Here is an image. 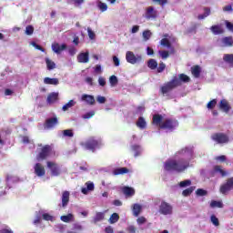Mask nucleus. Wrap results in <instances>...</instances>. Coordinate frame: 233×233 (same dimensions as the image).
I'll list each match as a JSON object with an SVG mask.
<instances>
[{"instance_id": "nucleus-13", "label": "nucleus", "mask_w": 233, "mask_h": 233, "mask_svg": "<svg viewBox=\"0 0 233 233\" xmlns=\"http://www.w3.org/2000/svg\"><path fill=\"white\" fill-rule=\"evenodd\" d=\"M218 108L226 114H228V112H230V104H228L227 99H222L219 102Z\"/></svg>"}, {"instance_id": "nucleus-41", "label": "nucleus", "mask_w": 233, "mask_h": 233, "mask_svg": "<svg viewBox=\"0 0 233 233\" xmlns=\"http://www.w3.org/2000/svg\"><path fill=\"white\" fill-rule=\"evenodd\" d=\"M119 221V215L117 213H113L109 218L111 224L117 223Z\"/></svg>"}, {"instance_id": "nucleus-34", "label": "nucleus", "mask_w": 233, "mask_h": 233, "mask_svg": "<svg viewBox=\"0 0 233 233\" xmlns=\"http://www.w3.org/2000/svg\"><path fill=\"white\" fill-rule=\"evenodd\" d=\"M204 14L203 15H198V19L203 20L206 17H208L210 15V8L209 7H204Z\"/></svg>"}, {"instance_id": "nucleus-40", "label": "nucleus", "mask_w": 233, "mask_h": 233, "mask_svg": "<svg viewBox=\"0 0 233 233\" xmlns=\"http://www.w3.org/2000/svg\"><path fill=\"white\" fill-rule=\"evenodd\" d=\"M217 105H218V99L210 100L207 105V108H208V110H213V108H216Z\"/></svg>"}, {"instance_id": "nucleus-19", "label": "nucleus", "mask_w": 233, "mask_h": 233, "mask_svg": "<svg viewBox=\"0 0 233 233\" xmlns=\"http://www.w3.org/2000/svg\"><path fill=\"white\" fill-rule=\"evenodd\" d=\"M130 172V169L127 167H117L114 169L113 174L114 176H123L125 174H128Z\"/></svg>"}, {"instance_id": "nucleus-6", "label": "nucleus", "mask_w": 233, "mask_h": 233, "mask_svg": "<svg viewBox=\"0 0 233 233\" xmlns=\"http://www.w3.org/2000/svg\"><path fill=\"white\" fill-rule=\"evenodd\" d=\"M211 139L218 145H223L225 143H228L229 141L228 136H227L225 133H215L211 135Z\"/></svg>"}, {"instance_id": "nucleus-22", "label": "nucleus", "mask_w": 233, "mask_h": 233, "mask_svg": "<svg viewBox=\"0 0 233 233\" xmlns=\"http://www.w3.org/2000/svg\"><path fill=\"white\" fill-rule=\"evenodd\" d=\"M137 127L140 128V130H145V128H147V121L145 120V117H138V120L137 121Z\"/></svg>"}, {"instance_id": "nucleus-24", "label": "nucleus", "mask_w": 233, "mask_h": 233, "mask_svg": "<svg viewBox=\"0 0 233 233\" xmlns=\"http://www.w3.org/2000/svg\"><path fill=\"white\" fill-rule=\"evenodd\" d=\"M58 97L59 94L51 93L47 96V103H49V105H52V103H56V101H57Z\"/></svg>"}, {"instance_id": "nucleus-60", "label": "nucleus", "mask_w": 233, "mask_h": 233, "mask_svg": "<svg viewBox=\"0 0 233 233\" xmlns=\"http://www.w3.org/2000/svg\"><path fill=\"white\" fill-rule=\"evenodd\" d=\"M98 84L100 86H105V85H106V80L103 76H100L98 78Z\"/></svg>"}, {"instance_id": "nucleus-23", "label": "nucleus", "mask_w": 233, "mask_h": 233, "mask_svg": "<svg viewBox=\"0 0 233 233\" xmlns=\"http://www.w3.org/2000/svg\"><path fill=\"white\" fill-rule=\"evenodd\" d=\"M222 45L223 46H233V37L232 36H226L222 38Z\"/></svg>"}, {"instance_id": "nucleus-9", "label": "nucleus", "mask_w": 233, "mask_h": 233, "mask_svg": "<svg viewBox=\"0 0 233 233\" xmlns=\"http://www.w3.org/2000/svg\"><path fill=\"white\" fill-rule=\"evenodd\" d=\"M50 152H52V147H50V145H46L40 149L36 158L38 161H44V159H46V157L50 156Z\"/></svg>"}, {"instance_id": "nucleus-16", "label": "nucleus", "mask_w": 233, "mask_h": 233, "mask_svg": "<svg viewBox=\"0 0 233 233\" xmlns=\"http://www.w3.org/2000/svg\"><path fill=\"white\" fill-rule=\"evenodd\" d=\"M77 61L78 63H88V61H90L89 53H80L77 56Z\"/></svg>"}, {"instance_id": "nucleus-4", "label": "nucleus", "mask_w": 233, "mask_h": 233, "mask_svg": "<svg viewBox=\"0 0 233 233\" xmlns=\"http://www.w3.org/2000/svg\"><path fill=\"white\" fill-rule=\"evenodd\" d=\"M101 140L96 139L94 137L87 139L86 142L81 143V147H83L86 150H90L91 152H96V148H101Z\"/></svg>"}, {"instance_id": "nucleus-58", "label": "nucleus", "mask_w": 233, "mask_h": 233, "mask_svg": "<svg viewBox=\"0 0 233 233\" xmlns=\"http://www.w3.org/2000/svg\"><path fill=\"white\" fill-rule=\"evenodd\" d=\"M225 25H226V27L228 28V30H229V32H233V24L232 23H230L228 20H226Z\"/></svg>"}, {"instance_id": "nucleus-54", "label": "nucleus", "mask_w": 233, "mask_h": 233, "mask_svg": "<svg viewBox=\"0 0 233 233\" xmlns=\"http://www.w3.org/2000/svg\"><path fill=\"white\" fill-rule=\"evenodd\" d=\"M32 46L35 48L36 50H40V52H45V48H43L41 46L37 45L35 42H31Z\"/></svg>"}, {"instance_id": "nucleus-51", "label": "nucleus", "mask_w": 233, "mask_h": 233, "mask_svg": "<svg viewBox=\"0 0 233 233\" xmlns=\"http://www.w3.org/2000/svg\"><path fill=\"white\" fill-rule=\"evenodd\" d=\"M94 116H96V112L95 111H90L86 113L85 115H83V119H90V117H94Z\"/></svg>"}, {"instance_id": "nucleus-39", "label": "nucleus", "mask_w": 233, "mask_h": 233, "mask_svg": "<svg viewBox=\"0 0 233 233\" xmlns=\"http://www.w3.org/2000/svg\"><path fill=\"white\" fill-rule=\"evenodd\" d=\"M76 106V101L69 100L68 103L63 106L62 110H64V112H66L68 108H72V106Z\"/></svg>"}, {"instance_id": "nucleus-14", "label": "nucleus", "mask_w": 233, "mask_h": 233, "mask_svg": "<svg viewBox=\"0 0 233 233\" xmlns=\"http://www.w3.org/2000/svg\"><path fill=\"white\" fill-rule=\"evenodd\" d=\"M52 50L55 54H61L63 50H66V44L59 45L58 43H55L52 45Z\"/></svg>"}, {"instance_id": "nucleus-53", "label": "nucleus", "mask_w": 233, "mask_h": 233, "mask_svg": "<svg viewBox=\"0 0 233 233\" xmlns=\"http://www.w3.org/2000/svg\"><path fill=\"white\" fill-rule=\"evenodd\" d=\"M159 55L162 57V59H167L169 53L168 51L163 50V51H159Z\"/></svg>"}, {"instance_id": "nucleus-28", "label": "nucleus", "mask_w": 233, "mask_h": 233, "mask_svg": "<svg viewBox=\"0 0 233 233\" xmlns=\"http://www.w3.org/2000/svg\"><path fill=\"white\" fill-rule=\"evenodd\" d=\"M60 219L64 223H70V221H74V215L69 213L67 215L61 216Z\"/></svg>"}, {"instance_id": "nucleus-8", "label": "nucleus", "mask_w": 233, "mask_h": 233, "mask_svg": "<svg viewBox=\"0 0 233 233\" xmlns=\"http://www.w3.org/2000/svg\"><path fill=\"white\" fill-rule=\"evenodd\" d=\"M233 190V177L228 178L226 183L222 184L219 187L220 194L227 196L228 193Z\"/></svg>"}, {"instance_id": "nucleus-3", "label": "nucleus", "mask_w": 233, "mask_h": 233, "mask_svg": "<svg viewBox=\"0 0 233 233\" xmlns=\"http://www.w3.org/2000/svg\"><path fill=\"white\" fill-rule=\"evenodd\" d=\"M177 86H181V81L175 76L171 81L166 83L160 87V92L165 96V94L172 92V90H174V88H177Z\"/></svg>"}, {"instance_id": "nucleus-17", "label": "nucleus", "mask_w": 233, "mask_h": 233, "mask_svg": "<svg viewBox=\"0 0 233 233\" xmlns=\"http://www.w3.org/2000/svg\"><path fill=\"white\" fill-rule=\"evenodd\" d=\"M122 192L127 198H132V196L136 194V190L134 189V187H124L122 188Z\"/></svg>"}, {"instance_id": "nucleus-32", "label": "nucleus", "mask_w": 233, "mask_h": 233, "mask_svg": "<svg viewBox=\"0 0 233 233\" xmlns=\"http://www.w3.org/2000/svg\"><path fill=\"white\" fill-rule=\"evenodd\" d=\"M46 64L47 70H54L56 68V62L52 61L50 58H46Z\"/></svg>"}, {"instance_id": "nucleus-10", "label": "nucleus", "mask_w": 233, "mask_h": 233, "mask_svg": "<svg viewBox=\"0 0 233 233\" xmlns=\"http://www.w3.org/2000/svg\"><path fill=\"white\" fill-rule=\"evenodd\" d=\"M173 212L172 205L168 204V202L162 201L159 206V213L163 216H170Z\"/></svg>"}, {"instance_id": "nucleus-55", "label": "nucleus", "mask_w": 233, "mask_h": 233, "mask_svg": "<svg viewBox=\"0 0 233 233\" xmlns=\"http://www.w3.org/2000/svg\"><path fill=\"white\" fill-rule=\"evenodd\" d=\"M165 68H167V65H165V63L161 62L157 67L158 74H161V72H163L165 70Z\"/></svg>"}, {"instance_id": "nucleus-1", "label": "nucleus", "mask_w": 233, "mask_h": 233, "mask_svg": "<svg viewBox=\"0 0 233 233\" xmlns=\"http://www.w3.org/2000/svg\"><path fill=\"white\" fill-rule=\"evenodd\" d=\"M152 125L158 127L161 130L174 132L179 127V122L176 118H166L163 121V115L155 114L153 115Z\"/></svg>"}, {"instance_id": "nucleus-33", "label": "nucleus", "mask_w": 233, "mask_h": 233, "mask_svg": "<svg viewBox=\"0 0 233 233\" xmlns=\"http://www.w3.org/2000/svg\"><path fill=\"white\" fill-rule=\"evenodd\" d=\"M210 208H223V202L218 201V200H212L210 202Z\"/></svg>"}, {"instance_id": "nucleus-50", "label": "nucleus", "mask_w": 233, "mask_h": 233, "mask_svg": "<svg viewBox=\"0 0 233 233\" xmlns=\"http://www.w3.org/2000/svg\"><path fill=\"white\" fill-rule=\"evenodd\" d=\"M196 194H197V196L203 197V196H207V194H208V192L203 188H198L196 191Z\"/></svg>"}, {"instance_id": "nucleus-7", "label": "nucleus", "mask_w": 233, "mask_h": 233, "mask_svg": "<svg viewBox=\"0 0 233 233\" xmlns=\"http://www.w3.org/2000/svg\"><path fill=\"white\" fill-rule=\"evenodd\" d=\"M126 61H127L130 65H136V63H141L143 61V56L141 55H136L132 51H127L126 53Z\"/></svg>"}, {"instance_id": "nucleus-47", "label": "nucleus", "mask_w": 233, "mask_h": 233, "mask_svg": "<svg viewBox=\"0 0 233 233\" xmlns=\"http://www.w3.org/2000/svg\"><path fill=\"white\" fill-rule=\"evenodd\" d=\"M109 83L111 86H116V85H117L118 83L117 76H116L115 75L111 76L109 77Z\"/></svg>"}, {"instance_id": "nucleus-63", "label": "nucleus", "mask_w": 233, "mask_h": 233, "mask_svg": "<svg viewBox=\"0 0 233 233\" xmlns=\"http://www.w3.org/2000/svg\"><path fill=\"white\" fill-rule=\"evenodd\" d=\"M105 232H106V233H114V228H113L111 226H107V227L105 228Z\"/></svg>"}, {"instance_id": "nucleus-61", "label": "nucleus", "mask_w": 233, "mask_h": 233, "mask_svg": "<svg viewBox=\"0 0 233 233\" xmlns=\"http://www.w3.org/2000/svg\"><path fill=\"white\" fill-rule=\"evenodd\" d=\"M113 63L115 65V66H119L120 65V61H119V58L116 56H113Z\"/></svg>"}, {"instance_id": "nucleus-29", "label": "nucleus", "mask_w": 233, "mask_h": 233, "mask_svg": "<svg viewBox=\"0 0 233 233\" xmlns=\"http://www.w3.org/2000/svg\"><path fill=\"white\" fill-rule=\"evenodd\" d=\"M44 83L45 85H59V79L46 77Z\"/></svg>"}, {"instance_id": "nucleus-44", "label": "nucleus", "mask_w": 233, "mask_h": 233, "mask_svg": "<svg viewBox=\"0 0 233 233\" xmlns=\"http://www.w3.org/2000/svg\"><path fill=\"white\" fill-rule=\"evenodd\" d=\"M97 7L101 12H106L108 10V5L106 3L98 2Z\"/></svg>"}, {"instance_id": "nucleus-64", "label": "nucleus", "mask_w": 233, "mask_h": 233, "mask_svg": "<svg viewBox=\"0 0 233 233\" xmlns=\"http://www.w3.org/2000/svg\"><path fill=\"white\" fill-rule=\"evenodd\" d=\"M127 231H128L129 233H136V227H134V226H129V227L127 228Z\"/></svg>"}, {"instance_id": "nucleus-11", "label": "nucleus", "mask_w": 233, "mask_h": 233, "mask_svg": "<svg viewBox=\"0 0 233 233\" xmlns=\"http://www.w3.org/2000/svg\"><path fill=\"white\" fill-rule=\"evenodd\" d=\"M47 168L51 170V176L57 177V176H61V168L56 162L47 161L46 162Z\"/></svg>"}, {"instance_id": "nucleus-42", "label": "nucleus", "mask_w": 233, "mask_h": 233, "mask_svg": "<svg viewBox=\"0 0 233 233\" xmlns=\"http://www.w3.org/2000/svg\"><path fill=\"white\" fill-rule=\"evenodd\" d=\"M142 36L144 41H148V39H150V37H152V32H150V30H145L142 33Z\"/></svg>"}, {"instance_id": "nucleus-2", "label": "nucleus", "mask_w": 233, "mask_h": 233, "mask_svg": "<svg viewBox=\"0 0 233 233\" xmlns=\"http://www.w3.org/2000/svg\"><path fill=\"white\" fill-rule=\"evenodd\" d=\"M190 167V162L185 158L179 160H168L164 164L167 172H185Z\"/></svg>"}, {"instance_id": "nucleus-57", "label": "nucleus", "mask_w": 233, "mask_h": 233, "mask_svg": "<svg viewBox=\"0 0 233 233\" xmlns=\"http://www.w3.org/2000/svg\"><path fill=\"white\" fill-rule=\"evenodd\" d=\"M87 34L89 38L96 39V33L90 27L87 28Z\"/></svg>"}, {"instance_id": "nucleus-37", "label": "nucleus", "mask_w": 233, "mask_h": 233, "mask_svg": "<svg viewBox=\"0 0 233 233\" xmlns=\"http://www.w3.org/2000/svg\"><path fill=\"white\" fill-rule=\"evenodd\" d=\"M177 79L180 80V86H181L182 83H188V81H190V77H188V76H187L185 74L178 75Z\"/></svg>"}, {"instance_id": "nucleus-21", "label": "nucleus", "mask_w": 233, "mask_h": 233, "mask_svg": "<svg viewBox=\"0 0 233 233\" xmlns=\"http://www.w3.org/2000/svg\"><path fill=\"white\" fill-rule=\"evenodd\" d=\"M81 99L83 101H86V103H87V105H96V98H94V96L83 95Z\"/></svg>"}, {"instance_id": "nucleus-35", "label": "nucleus", "mask_w": 233, "mask_h": 233, "mask_svg": "<svg viewBox=\"0 0 233 233\" xmlns=\"http://www.w3.org/2000/svg\"><path fill=\"white\" fill-rule=\"evenodd\" d=\"M147 66L151 70H156L157 68V61H156L155 59H149L147 62Z\"/></svg>"}, {"instance_id": "nucleus-18", "label": "nucleus", "mask_w": 233, "mask_h": 233, "mask_svg": "<svg viewBox=\"0 0 233 233\" xmlns=\"http://www.w3.org/2000/svg\"><path fill=\"white\" fill-rule=\"evenodd\" d=\"M58 120L57 117H51L46 120V128H54L56 125H57Z\"/></svg>"}, {"instance_id": "nucleus-43", "label": "nucleus", "mask_w": 233, "mask_h": 233, "mask_svg": "<svg viewBox=\"0 0 233 233\" xmlns=\"http://www.w3.org/2000/svg\"><path fill=\"white\" fill-rule=\"evenodd\" d=\"M210 221L214 227H219V218L216 215H211Z\"/></svg>"}, {"instance_id": "nucleus-30", "label": "nucleus", "mask_w": 233, "mask_h": 233, "mask_svg": "<svg viewBox=\"0 0 233 233\" xmlns=\"http://www.w3.org/2000/svg\"><path fill=\"white\" fill-rule=\"evenodd\" d=\"M141 205L139 204H134L133 205V216H135V218H137V216H139V214H141Z\"/></svg>"}, {"instance_id": "nucleus-45", "label": "nucleus", "mask_w": 233, "mask_h": 233, "mask_svg": "<svg viewBox=\"0 0 233 233\" xmlns=\"http://www.w3.org/2000/svg\"><path fill=\"white\" fill-rule=\"evenodd\" d=\"M64 137H74V130L72 129H66L63 131Z\"/></svg>"}, {"instance_id": "nucleus-62", "label": "nucleus", "mask_w": 233, "mask_h": 233, "mask_svg": "<svg viewBox=\"0 0 233 233\" xmlns=\"http://www.w3.org/2000/svg\"><path fill=\"white\" fill-rule=\"evenodd\" d=\"M223 11L224 12H232L233 11L232 5H228L224 6Z\"/></svg>"}, {"instance_id": "nucleus-25", "label": "nucleus", "mask_w": 233, "mask_h": 233, "mask_svg": "<svg viewBox=\"0 0 233 233\" xmlns=\"http://www.w3.org/2000/svg\"><path fill=\"white\" fill-rule=\"evenodd\" d=\"M223 61L233 67V54H225Z\"/></svg>"}, {"instance_id": "nucleus-52", "label": "nucleus", "mask_w": 233, "mask_h": 233, "mask_svg": "<svg viewBox=\"0 0 233 233\" xmlns=\"http://www.w3.org/2000/svg\"><path fill=\"white\" fill-rule=\"evenodd\" d=\"M43 219H45V221H52V219H54V217H52V215L48 214V213H44L42 215Z\"/></svg>"}, {"instance_id": "nucleus-15", "label": "nucleus", "mask_w": 233, "mask_h": 233, "mask_svg": "<svg viewBox=\"0 0 233 233\" xmlns=\"http://www.w3.org/2000/svg\"><path fill=\"white\" fill-rule=\"evenodd\" d=\"M210 30L214 35H219L221 34H225V29L221 27L220 25H215L210 27Z\"/></svg>"}, {"instance_id": "nucleus-46", "label": "nucleus", "mask_w": 233, "mask_h": 233, "mask_svg": "<svg viewBox=\"0 0 233 233\" xmlns=\"http://www.w3.org/2000/svg\"><path fill=\"white\" fill-rule=\"evenodd\" d=\"M214 168L215 172H217V174L218 172L221 174L222 177H225V176H227V172H225V170L221 168V166H215Z\"/></svg>"}, {"instance_id": "nucleus-38", "label": "nucleus", "mask_w": 233, "mask_h": 233, "mask_svg": "<svg viewBox=\"0 0 233 233\" xmlns=\"http://www.w3.org/2000/svg\"><path fill=\"white\" fill-rule=\"evenodd\" d=\"M161 46H167V48H172V43L167 38H162L160 40Z\"/></svg>"}, {"instance_id": "nucleus-20", "label": "nucleus", "mask_w": 233, "mask_h": 233, "mask_svg": "<svg viewBox=\"0 0 233 233\" xmlns=\"http://www.w3.org/2000/svg\"><path fill=\"white\" fill-rule=\"evenodd\" d=\"M70 201V192L64 191L62 194V207H66Z\"/></svg>"}, {"instance_id": "nucleus-31", "label": "nucleus", "mask_w": 233, "mask_h": 233, "mask_svg": "<svg viewBox=\"0 0 233 233\" xmlns=\"http://www.w3.org/2000/svg\"><path fill=\"white\" fill-rule=\"evenodd\" d=\"M131 150L135 152V157H138V156H141V146L139 145H133L131 146Z\"/></svg>"}, {"instance_id": "nucleus-5", "label": "nucleus", "mask_w": 233, "mask_h": 233, "mask_svg": "<svg viewBox=\"0 0 233 233\" xmlns=\"http://www.w3.org/2000/svg\"><path fill=\"white\" fill-rule=\"evenodd\" d=\"M143 17L147 19V21H156L157 17H159V13L154 8V6L150 5L146 7Z\"/></svg>"}, {"instance_id": "nucleus-59", "label": "nucleus", "mask_w": 233, "mask_h": 233, "mask_svg": "<svg viewBox=\"0 0 233 233\" xmlns=\"http://www.w3.org/2000/svg\"><path fill=\"white\" fill-rule=\"evenodd\" d=\"M137 223L138 225H143V224L147 223V218L145 217H140L137 219Z\"/></svg>"}, {"instance_id": "nucleus-26", "label": "nucleus", "mask_w": 233, "mask_h": 233, "mask_svg": "<svg viewBox=\"0 0 233 233\" xmlns=\"http://www.w3.org/2000/svg\"><path fill=\"white\" fill-rule=\"evenodd\" d=\"M105 219V212H96V216L93 218V223H99Z\"/></svg>"}, {"instance_id": "nucleus-27", "label": "nucleus", "mask_w": 233, "mask_h": 233, "mask_svg": "<svg viewBox=\"0 0 233 233\" xmlns=\"http://www.w3.org/2000/svg\"><path fill=\"white\" fill-rule=\"evenodd\" d=\"M191 74L194 77H199L201 76V67L199 66H195L191 68Z\"/></svg>"}, {"instance_id": "nucleus-12", "label": "nucleus", "mask_w": 233, "mask_h": 233, "mask_svg": "<svg viewBox=\"0 0 233 233\" xmlns=\"http://www.w3.org/2000/svg\"><path fill=\"white\" fill-rule=\"evenodd\" d=\"M35 174L38 177H43L45 174H46V170L45 169V166L41 163H36L34 167Z\"/></svg>"}, {"instance_id": "nucleus-49", "label": "nucleus", "mask_w": 233, "mask_h": 233, "mask_svg": "<svg viewBox=\"0 0 233 233\" xmlns=\"http://www.w3.org/2000/svg\"><path fill=\"white\" fill-rule=\"evenodd\" d=\"M25 35H32V34H34V25H27L25 27Z\"/></svg>"}, {"instance_id": "nucleus-48", "label": "nucleus", "mask_w": 233, "mask_h": 233, "mask_svg": "<svg viewBox=\"0 0 233 233\" xmlns=\"http://www.w3.org/2000/svg\"><path fill=\"white\" fill-rule=\"evenodd\" d=\"M190 185H192V181L190 179H187L179 183V187L181 188H185V187H190Z\"/></svg>"}, {"instance_id": "nucleus-56", "label": "nucleus", "mask_w": 233, "mask_h": 233, "mask_svg": "<svg viewBox=\"0 0 233 233\" xmlns=\"http://www.w3.org/2000/svg\"><path fill=\"white\" fill-rule=\"evenodd\" d=\"M96 101H97V103H100V105H103V104L106 103V97L98 96L96 97Z\"/></svg>"}, {"instance_id": "nucleus-36", "label": "nucleus", "mask_w": 233, "mask_h": 233, "mask_svg": "<svg viewBox=\"0 0 233 233\" xmlns=\"http://www.w3.org/2000/svg\"><path fill=\"white\" fill-rule=\"evenodd\" d=\"M194 190H196V187H190L182 191V196H184V198H188V196H190Z\"/></svg>"}]
</instances>
